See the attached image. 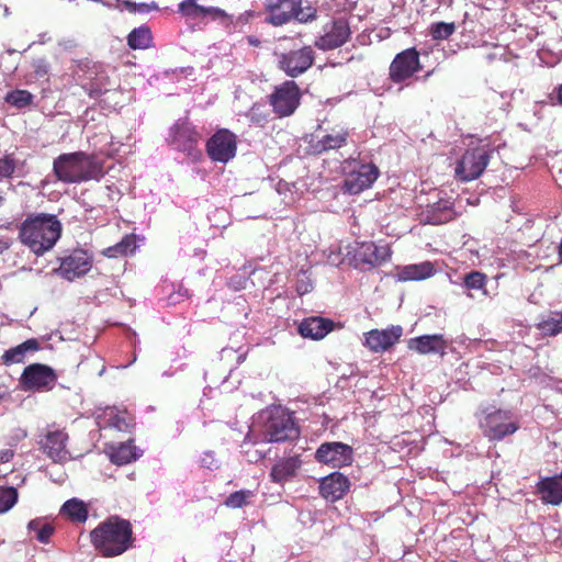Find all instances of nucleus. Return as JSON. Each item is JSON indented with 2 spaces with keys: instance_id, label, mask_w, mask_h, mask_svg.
<instances>
[{
  "instance_id": "51",
  "label": "nucleus",
  "mask_w": 562,
  "mask_h": 562,
  "mask_svg": "<svg viewBox=\"0 0 562 562\" xmlns=\"http://www.w3.org/2000/svg\"><path fill=\"white\" fill-rule=\"evenodd\" d=\"M13 457L14 451L12 449L0 450V463H7L11 461Z\"/></svg>"
},
{
  "instance_id": "39",
  "label": "nucleus",
  "mask_w": 562,
  "mask_h": 562,
  "mask_svg": "<svg viewBox=\"0 0 562 562\" xmlns=\"http://www.w3.org/2000/svg\"><path fill=\"white\" fill-rule=\"evenodd\" d=\"M178 12L189 19L204 18V7L198 4L196 0H184L179 3Z\"/></svg>"
},
{
  "instance_id": "30",
  "label": "nucleus",
  "mask_w": 562,
  "mask_h": 562,
  "mask_svg": "<svg viewBox=\"0 0 562 562\" xmlns=\"http://www.w3.org/2000/svg\"><path fill=\"white\" fill-rule=\"evenodd\" d=\"M40 348V341L36 338H30L24 342L5 350L1 356L2 363L4 366L22 363L29 352H36Z\"/></svg>"
},
{
  "instance_id": "1",
  "label": "nucleus",
  "mask_w": 562,
  "mask_h": 562,
  "mask_svg": "<svg viewBox=\"0 0 562 562\" xmlns=\"http://www.w3.org/2000/svg\"><path fill=\"white\" fill-rule=\"evenodd\" d=\"M90 541L101 557L121 555L133 547V526L117 515L110 516L91 530Z\"/></svg>"
},
{
  "instance_id": "24",
  "label": "nucleus",
  "mask_w": 562,
  "mask_h": 562,
  "mask_svg": "<svg viewBox=\"0 0 562 562\" xmlns=\"http://www.w3.org/2000/svg\"><path fill=\"white\" fill-rule=\"evenodd\" d=\"M448 347L447 340L442 335H423L411 338L407 341V348L419 355L440 353L443 356Z\"/></svg>"
},
{
  "instance_id": "5",
  "label": "nucleus",
  "mask_w": 562,
  "mask_h": 562,
  "mask_svg": "<svg viewBox=\"0 0 562 562\" xmlns=\"http://www.w3.org/2000/svg\"><path fill=\"white\" fill-rule=\"evenodd\" d=\"M344 170H348L344 180V190L349 194H359L369 189L380 175L374 164H360L356 159L345 160Z\"/></svg>"
},
{
  "instance_id": "36",
  "label": "nucleus",
  "mask_w": 562,
  "mask_h": 562,
  "mask_svg": "<svg viewBox=\"0 0 562 562\" xmlns=\"http://www.w3.org/2000/svg\"><path fill=\"white\" fill-rule=\"evenodd\" d=\"M27 528L30 532H34L35 539L42 543H48L52 535L54 533V527L40 519L31 520Z\"/></svg>"
},
{
  "instance_id": "46",
  "label": "nucleus",
  "mask_w": 562,
  "mask_h": 562,
  "mask_svg": "<svg viewBox=\"0 0 562 562\" xmlns=\"http://www.w3.org/2000/svg\"><path fill=\"white\" fill-rule=\"evenodd\" d=\"M124 7L132 13L140 12V13H147L153 8H157L156 5H149L147 3H135L131 1H124Z\"/></svg>"
},
{
  "instance_id": "17",
  "label": "nucleus",
  "mask_w": 562,
  "mask_h": 562,
  "mask_svg": "<svg viewBox=\"0 0 562 562\" xmlns=\"http://www.w3.org/2000/svg\"><path fill=\"white\" fill-rule=\"evenodd\" d=\"M68 434L61 429L48 430L40 440V448L53 462H65L69 457L67 450Z\"/></svg>"
},
{
  "instance_id": "12",
  "label": "nucleus",
  "mask_w": 562,
  "mask_h": 562,
  "mask_svg": "<svg viewBox=\"0 0 562 562\" xmlns=\"http://www.w3.org/2000/svg\"><path fill=\"white\" fill-rule=\"evenodd\" d=\"M315 60L312 46H304L279 55L278 67L289 77L296 78L308 70Z\"/></svg>"
},
{
  "instance_id": "25",
  "label": "nucleus",
  "mask_w": 562,
  "mask_h": 562,
  "mask_svg": "<svg viewBox=\"0 0 562 562\" xmlns=\"http://www.w3.org/2000/svg\"><path fill=\"white\" fill-rule=\"evenodd\" d=\"M334 329V322L328 318L312 316L304 318L299 325V334L313 340L323 339Z\"/></svg>"
},
{
  "instance_id": "42",
  "label": "nucleus",
  "mask_w": 562,
  "mask_h": 562,
  "mask_svg": "<svg viewBox=\"0 0 562 562\" xmlns=\"http://www.w3.org/2000/svg\"><path fill=\"white\" fill-rule=\"evenodd\" d=\"M487 283V276L481 271H471L463 277V285L468 290H484Z\"/></svg>"
},
{
  "instance_id": "7",
  "label": "nucleus",
  "mask_w": 562,
  "mask_h": 562,
  "mask_svg": "<svg viewBox=\"0 0 562 562\" xmlns=\"http://www.w3.org/2000/svg\"><path fill=\"white\" fill-rule=\"evenodd\" d=\"M510 417L509 411L495 409L485 414L484 418L480 420V427L485 437L498 441L519 429V424L510 422Z\"/></svg>"
},
{
  "instance_id": "40",
  "label": "nucleus",
  "mask_w": 562,
  "mask_h": 562,
  "mask_svg": "<svg viewBox=\"0 0 562 562\" xmlns=\"http://www.w3.org/2000/svg\"><path fill=\"white\" fill-rule=\"evenodd\" d=\"M4 99L9 104L23 109L32 103L33 94L27 90H13L7 93Z\"/></svg>"
},
{
  "instance_id": "27",
  "label": "nucleus",
  "mask_w": 562,
  "mask_h": 562,
  "mask_svg": "<svg viewBox=\"0 0 562 562\" xmlns=\"http://www.w3.org/2000/svg\"><path fill=\"white\" fill-rule=\"evenodd\" d=\"M436 273L432 262L407 265L396 268L395 279L401 282L422 281L431 278Z\"/></svg>"
},
{
  "instance_id": "10",
  "label": "nucleus",
  "mask_w": 562,
  "mask_h": 562,
  "mask_svg": "<svg viewBox=\"0 0 562 562\" xmlns=\"http://www.w3.org/2000/svg\"><path fill=\"white\" fill-rule=\"evenodd\" d=\"M205 148L213 161L226 164L236 156L237 136L227 128H220L207 139Z\"/></svg>"
},
{
  "instance_id": "20",
  "label": "nucleus",
  "mask_w": 562,
  "mask_h": 562,
  "mask_svg": "<svg viewBox=\"0 0 562 562\" xmlns=\"http://www.w3.org/2000/svg\"><path fill=\"white\" fill-rule=\"evenodd\" d=\"M349 136L348 128L333 127L317 139H312L310 150L313 155H321L333 149H339L347 144Z\"/></svg>"
},
{
  "instance_id": "29",
  "label": "nucleus",
  "mask_w": 562,
  "mask_h": 562,
  "mask_svg": "<svg viewBox=\"0 0 562 562\" xmlns=\"http://www.w3.org/2000/svg\"><path fill=\"white\" fill-rule=\"evenodd\" d=\"M301 460L297 456L283 458L277 461L270 472V479L274 483L282 484L296 475L301 468Z\"/></svg>"
},
{
  "instance_id": "35",
  "label": "nucleus",
  "mask_w": 562,
  "mask_h": 562,
  "mask_svg": "<svg viewBox=\"0 0 562 562\" xmlns=\"http://www.w3.org/2000/svg\"><path fill=\"white\" fill-rule=\"evenodd\" d=\"M60 512L75 522H85L88 518V508L86 504L77 498L67 501L63 505Z\"/></svg>"
},
{
  "instance_id": "28",
  "label": "nucleus",
  "mask_w": 562,
  "mask_h": 562,
  "mask_svg": "<svg viewBox=\"0 0 562 562\" xmlns=\"http://www.w3.org/2000/svg\"><path fill=\"white\" fill-rule=\"evenodd\" d=\"M537 488L544 504L553 506L562 504V479H560V474L542 479L538 482Z\"/></svg>"
},
{
  "instance_id": "19",
  "label": "nucleus",
  "mask_w": 562,
  "mask_h": 562,
  "mask_svg": "<svg viewBox=\"0 0 562 562\" xmlns=\"http://www.w3.org/2000/svg\"><path fill=\"white\" fill-rule=\"evenodd\" d=\"M403 335L400 325L379 330L372 329L366 334V346L373 352H382L394 346Z\"/></svg>"
},
{
  "instance_id": "13",
  "label": "nucleus",
  "mask_w": 562,
  "mask_h": 562,
  "mask_svg": "<svg viewBox=\"0 0 562 562\" xmlns=\"http://www.w3.org/2000/svg\"><path fill=\"white\" fill-rule=\"evenodd\" d=\"M353 450L352 447L338 442H324L315 452V459L324 464H329L334 468H342L350 465L352 462Z\"/></svg>"
},
{
  "instance_id": "52",
  "label": "nucleus",
  "mask_w": 562,
  "mask_h": 562,
  "mask_svg": "<svg viewBox=\"0 0 562 562\" xmlns=\"http://www.w3.org/2000/svg\"><path fill=\"white\" fill-rule=\"evenodd\" d=\"M554 92H555V95H557V100L559 102V104L562 105V83L559 85L555 89H554Z\"/></svg>"
},
{
  "instance_id": "38",
  "label": "nucleus",
  "mask_w": 562,
  "mask_h": 562,
  "mask_svg": "<svg viewBox=\"0 0 562 562\" xmlns=\"http://www.w3.org/2000/svg\"><path fill=\"white\" fill-rule=\"evenodd\" d=\"M457 30L453 22H434L428 27V33L434 41L448 40Z\"/></svg>"
},
{
  "instance_id": "53",
  "label": "nucleus",
  "mask_w": 562,
  "mask_h": 562,
  "mask_svg": "<svg viewBox=\"0 0 562 562\" xmlns=\"http://www.w3.org/2000/svg\"><path fill=\"white\" fill-rule=\"evenodd\" d=\"M4 202V198L2 195H0V206L3 204Z\"/></svg>"
},
{
  "instance_id": "2",
  "label": "nucleus",
  "mask_w": 562,
  "mask_h": 562,
  "mask_svg": "<svg viewBox=\"0 0 562 562\" xmlns=\"http://www.w3.org/2000/svg\"><path fill=\"white\" fill-rule=\"evenodd\" d=\"M61 235V223L55 215L30 214L19 227V239L36 256L50 250Z\"/></svg>"
},
{
  "instance_id": "14",
  "label": "nucleus",
  "mask_w": 562,
  "mask_h": 562,
  "mask_svg": "<svg viewBox=\"0 0 562 562\" xmlns=\"http://www.w3.org/2000/svg\"><path fill=\"white\" fill-rule=\"evenodd\" d=\"M351 36L350 25L344 18L333 20L325 27V33L319 36L314 45L322 50H331L342 46Z\"/></svg>"
},
{
  "instance_id": "26",
  "label": "nucleus",
  "mask_w": 562,
  "mask_h": 562,
  "mask_svg": "<svg viewBox=\"0 0 562 562\" xmlns=\"http://www.w3.org/2000/svg\"><path fill=\"white\" fill-rule=\"evenodd\" d=\"M103 428L128 432L135 425L134 417L127 412L116 407H108L101 417Z\"/></svg>"
},
{
  "instance_id": "37",
  "label": "nucleus",
  "mask_w": 562,
  "mask_h": 562,
  "mask_svg": "<svg viewBox=\"0 0 562 562\" xmlns=\"http://www.w3.org/2000/svg\"><path fill=\"white\" fill-rule=\"evenodd\" d=\"M109 81L110 79L108 76L100 74L88 85H86L83 89L91 99H98L109 91Z\"/></svg>"
},
{
  "instance_id": "11",
  "label": "nucleus",
  "mask_w": 562,
  "mask_h": 562,
  "mask_svg": "<svg viewBox=\"0 0 562 562\" xmlns=\"http://www.w3.org/2000/svg\"><path fill=\"white\" fill-rule=\"evenodd\" d=\"M301 92L293 80L277 86L269 97L270 104L280 117L291 115L300 104Z\"/></svg>"
},
{
  "instance_id": "33",
  "label": "nucleus",
  "mask_w": 562,
  "mask_h": 562,
  "mask_svg": "<svg viewBox=\"0 0 562 562\" xmlns=\"http://www.w3.org/2000/svg\"><path fill=\"white\" fill-rule=\"evenodd\" d=\"M135 249L136 237L134 234H127L114 246L105 248L102 254L108 258H119L133 254Z\"/></svg>"
},
{
  "instance_id": "34",
  "label": "nucleus",
  "mask_w": 562,
  "mask_h": 562,
  "mask_svg": "<svg viewBox=\"0 0 562 562\" xmlns=\"http://www.w3.org/2000/svg\"><path fill=\"white\" fill-rule=\"evenodd\" d=\"M151 31L145 25L132 30L127 36V44L132 49H146L151 46Z\"/></svg>"
},
{
  "instance_id": "8",
  "label": "nucleus",
  "mask_w": 562,
  "mask_h": 562,
  "mask_svg": "<svg viewBox=\"0 0 562 562\" xmlns=\"http://www.w3.org/2000/svg\"><path fill=\"white\" fill-rule=\"evenodd\" d=\"M57 382V374L49 366L32 363L24 368L20 383L24 391L44 392L52 390Z\"/></svg>"
},
{
  "instance_id": "18",
  "label": "nucleus",
  "mask_w": 562,
  "mask_h": 562,
  "mask_svg": "<svg viewBox=\"0 0 562 562\" xmlns=\"http://www.w3.org/2000/svg\"><path fill=\"white\" fill-rule=\"evenodd\" d=\"M92 267V258L81 249L61 259L58 272L69 281L86 274Z\"/></svg>"
},
{
  "instance_id": "49",
  "label": "nucleus",
  "mask_w": 562,
  "mask_h": 562,
  "mask_svg": "<svg viewBox=\"0 0 562 562\" xmlns=\"http://www.w3.org/2000/svg\"><path fill=\"white\" fill-rule=\"evenodd\" d=\"M10 224L5 227H0V254L7 251L13 244V237L7 234H3V229H9Z\"/></svg>"
},
{
  "instance_id": "41",
  "label": "nucleus",
  "mask_w": 562,
  "mask_h": 562,
  "mask_svg": "<svg viewBox=\"0 0 562 562\" xmlns=\"http://www.w3.org/2000/svg\"><path fill=\"white\" fill-rule=\"evenodd\" d=\"M255 496L250 490H240L232 493L224 502L229 508H241L249 503V499Z\"/></svg>"
},
{
  "instance_id": "21",
  "label": "nucleus",
  "mask_w": 562,
  "mask_h": 562,
  "mask_svg": "<svg viewBox=\"0 0 562 562\" xmlns=\"http://www.w3.org/2000/svg\"><path fill=\"white\" fill-rule=\"evenodd\" d=\"M300 0H267L266 9L269 16L266 21L274 26H280L293 19L295 8Z\"/></svg>"
},
{
  "instance_id": "4",
  "label": "nucleus",
  "mask_w": 562,
  "mask_h": 562,
  "mask_svg": "<svg viewBox=\"0 0 562 562\" xmlns=\"http://www.w3.org/2000/svg\"><path fill=\"white\" fill-rule=\"evenodd\" d=\"M263 436L269 442L292 441L299 438L300 429L286 409L274 407L265 423Z\"/></svg>"
},
{
  "instance_id": "3",
  "label": "nucleus",
  "mask_w": 562,
  "mask_h": 562,
  "mask_svg": "<svg viewBox=\"0 0 562 562\" xmlns=\"http://www.w3.org/2000/svg\"><path fill=\"white\" fill-rule=\"evenodd\" d=\"M56 180L72 184L91 180L99 181L104 176L103 162L94 154L86 151L65 153L53 161Z\"/></svg>"
},
{
  "instance_id": "43",
  "label": "nucleus",
  "mask_w": 562,
  "mask_h": 562,
  "mask_svg": "<svg viewBox=\"0 0 562 562\" xmlns=\"http://www.w3.org/2000/svg\"><path fill=\"white\" fill-rule=\"evenodd\" d=\"M18 502V491L15 487H7L0 492V512L4 513L11 509Z\"/></svg>"
},
{
  "instance_id": "48",
  "label": "nucleus",
  "mask_w": 562,
  "mask_h": 562,
  "mask_svg": "<svg viewBox=\"0 0 562 562\" xmlns=\"http://www.w3.org/2000/svg\"><path fill=\"white\" fill-rule=\"evenodd\" d=\"M36 78H43L48 74V64L44 59H36L32 64Z\"/></svg>"
},
{
  "instance_id": "6",
  "label": "nucleus",
  "mask_w": 562,
  "mask_h": 562,
  "mask_svg": "<svg viewBox=\"0 0 562 562\" xmlns=\"http://www.w3.org/2000/svg\"><path fill=\"white\" fill-rule=\"evenodd\" d=\"M491 159V151L484 147L469 148L461 156L456 167V175L461 181L477 179Z\"/></svg>"
},
{
  "instance_id": "15",
  "label": "nucleus",
  "mask_w": 562,
  "mask_h": 562,
  "mask_svg": "<svg viewBox=\"0 0 562 562\" xmlns=\"http://www.w3.org/2000/svg\"><path fill=\"white\" fill-rule=\"evenodd\" d=\"M391 258V250L384 246H378L373 241L358 244L353 250L352 260L357 268H374L386 262Z\"/></svg>"
},
{
  "instance_id": "47",
  "label": "nucleus",
  "mask_w": 562,
  "mask_h": 562,
  "mask_svg": "<svg viewBox=\"0 0 562 562\" xmlns=\"http://www.w3.org/2000/svg\"><path fill=\"white\" fill-rule=\"evenodd\" d=\"M209 16L212 20H224L228 18V14L220 8L215 7H204V18Z\"/></svg>"
},
{
  "instance_id": "45",
  "label": "nucleus",
  "mask_w": 562,
  "mask_h": 562,
  "mask_svg": "<svg viewBox=\"0 0 562 562\" xmlns=\"http://www.w3.org/2000/svg\"><path fill=\"white\" fill-rule=\"evenodd\" d=\"M16 168V161L12 154H7L0 158V177L11 178Z\"/></svg>"
},
{
  "instance_id": "31",
  "label": "nucleus",
  "mask_w": 562,
  "mask_h": 562,
  "mask_svg": "<svg viewBox=\"0 0 562 562\" xmlns=\"http://www.w3.org/2000/svg\"><path fill=\"white\" fill-rule=\"evenodd\" d=\"M110 459L117 465H123L135 461L138 457L136 447L132 445V440L120 443L117 446H110Z\"/></svg>"
},
{
  "instance_id": "32",
  "label": "nucleus",
  "mask_w": 562,
  "mask_h": 562,
  "mask_svg": "<svg viewBox=\"0 0 562 562\" xmlns=\"http://www.w3.org/2000/svg\"><path fill=\"white\" fill-rule=\"evenodd\" d=\"M537 328L549 337H554L562 333V312L551 311L544 315L537 324Z\"/></svg>"
},
{
  "instance_id": "50",
  "label": "nucleus",
  "mask_w": 562,
  "mask_h": 562,
  "mask_svg": "<svg viewBox=\"0 0 562 562\" xmlns=\"http://www.w3.org/2000/svg\"><path fill=\"white\" fill-rule=\"evenodd\" d=\"M246 283H247V279L243 276H233L229 281H228V285L235 290V291H239L241 289H245L246 288Z\"/></svg>"
},
{
  "instance_id": "22",
  "label": "nucleus",
  "mask_w": 562,
  "mask_h": 562,
  "mask_svg": "<svg viewBox=\"0 0 562 562\" xmlns=\"http://www.w3.org/2000/svg\"><path fill=\"white\" fill-rule=\"evenodd\" d=\"M349 486L350 482L348 477L339 472H335L322 479L319 493L325 499L336 502L345 496Z\"/></svg>"
},
{
  "instance_id": "23",
  "label": "nucleus",
  "mask_w": 562,
  "mask_h": 562,
  "mask_svg": "<svg viewBox=\"0 0 562 562\" xmlns=\"http://www.w3.org/2000/svg\"><path fill=\"white\" fill-rule=\"evenodd\" d=\"M200 138V133L186 120L177 121L170 131L171 143L182 150H190Z\"/></svg>"
},
{
  "instance_id": "16",
  "label": "nucleus",
  "mask_w": 562,
  "mask_h": 562,
  "mask_svg": "<svg viewBox=\"0 0 562 562\" xmlns=\"http://www.w3.org/2000/svg\"><path fill=\"white\" fill-rule=\"evenodd\" d=\"M441 192L438 193V199L431 203H428L425 209L422 210L420 223L430 224V225H441L452 221L456 217V212L453 210V202L450 198L440 195Z\"/></svg>"
},
{
  "instance_id": "9",
  "label": "nucleus",
  "mask_w": 562,
  "mask_h": 562,
  "mask_svg": "<svg viewBox=\"0 0 562 562\" xmlns=\"http://www.w3.org/2000/svg\"><path fill=\"white\" fill-rule=\"evenodd\" d=\"M419 52L415 47L406 48L396 54L389 67V79L393 83H402L422 70Z\"/></svg>"
},
{
  "instance_id": "44",
  "label": "nucleus",
  "mask_w": 562,
  "mask_h": 562,
  "mask_svg": "<svg viewBox=\"0 0 562 562\" xmlns=\"http://www.w3.org/2000/svg\"><path fill=\"white\" fill-rule=\"evenodd\" d=\"M302 1L300 0V4L295 8V12L293 14V19L297 20L301 23H307L316 19L317 10L312 5L302 7Z\"/></svg>"
}]
</instances>
